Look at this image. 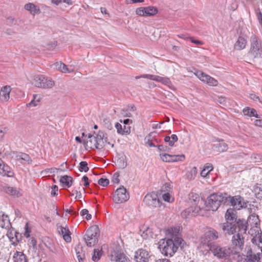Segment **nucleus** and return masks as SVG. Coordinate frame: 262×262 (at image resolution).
Returning a JSON list of instances; mask_svg holds the SVG:
<instances>
[{"label":"nucleus","mask_w":262,"mask_h":262,"mask_svg":"<svg viewBox=\"0 0 262 262\" xmlns=\"http://www.w3.org/2000/svg\"><path fill=\"white\" fill-rule=\"evenodd\" d=\"M213 166L210 165L206 166L201 172V176L203 177H206L208 173L213 170Z\"/></svg>","instance_id":"nucleus-38"},{"label":"nucleus","mask_w":262,"mask_h":262,"mask_svg":"<svg viewBox=\"0 0 262 262\" xmlns=\"http://www.w3.org/2000/svg\"><path fill=\"white\" fill-rule=\"evenodd\" d=\"M25 9L30 12V13L33 15L38 14L40 13V10L39 7L35 6L33 3H28L25 5Z\"/></svg>","instance_id":"nucleus-28"},{"label":"nucleus","mask_w":262,"mask_h":262,"mask_svg":"<svg viewBox=\"0 0 262 262\" xmlns=\"http://www.w3.org/2000/svg\"><path fill=\"white\" fill-rule=\"evenodd\" d=\"M65 211L72 215L76 216L77 214H78V213L76 211H75V210H74L73 209H67L65 210Z\"/></svg>","instance_id":"nucleus-62"},{"label":"nucleus","mask_w":262,"mask_h":262,"mask_svg":"<svg viewBox=\"0 0 262 262\" xmlns=\"http://www.w3.org/2000/svg\"><path fill=\"white\" fill-rule=\"evenodd\" d=\"M253 191L255 197L259 200H262V184H256L253 187Z\"/></svg>","instance_id":"nucleus-32"},{"label":"nucleus","mask_w":262,"mask_h":262,"mask_svg":"<svg viewBox=\"0 0 262 262\" xmlns=\"http://www.w3.org/2000/svg\"><path fill=\"white\" fill-rule=\"evenodd\" d=\"M144 203L149 207L152 208L159 207L162 205L158 194L155 192L147 193L143 199Z\"/></svg>","instance_id":"nucleus-14"},{"label":"nucleus","mask_w":262,"mask_h":262,"mask_svg":"<svg viewBox=\"0 0 262 262\" xmlns=\"http://www.w3.org/2000/svg\"><path fill=\"white\" fill-rule=\"evenodd\" d=\"M162 198L165 202L172 203L174 201V198L171 196L169 192H166L162 194Z\"/></svg>","instance_id":"nucleus-40"},{"label":"nucleus","mask_w":262,"mask_h":262,"mask_svg":"<svg viewBox=\"0 0 262 262\" xmlns=\"http://www.w3.org/2000/svg\"><path fill=\"white\" fill-rule=\"evenodd\" d=\"M226 199V193L217 192L211 194L205 202L206 209L215 211L221 204L226 205V203H225Z\"/></svg>","instance_id":"nucleus-6"},{"label":"nucleus","mask_w":262,"mask_h":262,"mask_svg":"<svg viewBox=\"0 0 262 262\" xmlns=\"http://www.w3.org/2000/svg\"><path fill=\"white\" fill-rule=\"evenodd\" d=\"M82 180L84 182V186L85 187H88L89 186V178L87 176H84L82 178Z\"/></svg>","instance_id":"nucleus-59"},{"label":"nucleus","mask_w":262,"mask_h":262,"mask_svg":"<svg viewBox=\"0 0 262 262\" xmlns=\"http://www.w3.org/2000/svg\"><path fill=\"white\" fill-rule=\"evenodd\" d=\"M107 142V138L106 135L102 131L99 130L96 136L89 134L88 140L83 142L85 149H89L92 150L101 149Z\"/></svg>","instance_id":"nucleus-3"},{"label":"nucleus","mask_w":262,"mask_h":262,"mask_svg":"<svg viewBox=\"0 0 262 262\" xmlns=\"http://www.w3.org/2000/svg\"><path fill=\"white\" fill-rule=\"evenodd\" d=\"M58 188L56 185H53L52 187V191L51 192V194L52 196H55L57 195V192L58 191Z\"/></svg>","instance_id":"nucleus-57"},{"label":"nucleus","mask_w":262,"mask_h":262,"mask_svg":"<svg viewBox=\"0 0 262 262\" xmlns=\"http://www.w3.org/2000/svg\"><path fill=\"white\" fill-rule=\"evenodd\" d=\"M184 240L179 237H174L173 239H162L159 242V248L162 254L171 257L181 246Z\"/></svg>","instance_id":"nucleus-2"},{"label":"nucleus","mask_w":262,"mask_h":262,"mask_svg":"<svg viewBox=\"0 0 262 262\" xmlns=\"http://www.w3.org/2000/svg\"><path fill=\"white\" fill-rule=\"evenodd\" d=\"M251 158L255 162H259L262 161V155L258 154H253Z\"/></svg>","instance_id":"nucleus-46"},{"label":"nucleus","mask_w":262,"mask_h":262,"mask_svg":"<svg viewBox=\"0 0 262 262\" xmlns=\"http://www.w3.org/2000/svg\"><path fill=\"white\" fill-rule=\"evenodd\" d=\"M208 250L219 259L226 260L230 256L232 250L228 247H223L216 243L210 244Z\"/></svg>","instance_id":"nucleus-9"},{"label":"nucleus","mask_w":262,"mask_h":262,"mask_svg":"<svg viewBox=\"0 0 262 262\" xmlns=\"http://www.w3.org/2000/svg\"><path fill=\"white\" fill-rule=\"evenodd\" d=\"M195 75L201 81L208 84L209 85L216 86L218 84V82L216 79L202 71H197Z\"/></svg>","instance_id":"nucleus-18"},{"label":"nucleus","mask_w":262,"mask_h":262,"mask_svg":"<svg viewBox=\"0 0 262 262\" xmlns=\"http://www.w3.org/2000/svg\"><path fill=\"white\" fill-rule=\"evenodd\" d=\"M225 201L226 205L231 206L237 210L243 208L247 209L249 213H252L255 212L257 209V207L248 201H245L243 197L238 195L231 196L227 193V199Z\"/></svg>","instance_id":"nucleus-4"},{"label":"nucleus","mask_w":262,"mask_h":262,"mask_svg":"<svg viewBox=\"0 0 262 262\" xmlns=\"http://www.w3.org/2000/svg\"><path fill=\"white\" fill-rule=\"evenodd\" d=\"M145 16H154L158 13V10L153 6H148L145 7Z\"/></svg>","instance_id":"nucleus-36"},{"label":"nucleus","mask_w":262,"mask_h":262,"mask_svg":"<svg viewBox=\"0 0 262 262\" xmlns=\"http://www.w3.org/2000/svg\"><path fill=\"white\" fill-rule=\"evenodd\" d=\"M136 13L141 16H145V7H140L136 9Z\"/></svg>","instance_id":"nucleus-45"},{"label":"nucleus","mask_w":262,"mask_h":262,"mask_svg":"<svg viewBox=\"0 0 262 262\" xmlns=\"http://www.w3.org/2000/svg\"><path fill=\"white\" fill-rule=\"evenodd\" d=\"M250 47L248 55L253 61L262 59V39L255 34H252L249 38Z\"/></svg>","instance_id":"nucleus-5"},{"label":"nucleus","mask_w":262,"mask_h":262,"mask_svg":"<svg viewBox=\"0 0 262 262\" xmlns=\"http://www.w3.org/2000/svg\"><path fill=\"white\" fill-rule=\"evenodd\" d=\"M99 229L96 226H91L86 231L83 239L87 246L92 247L94 246L98 241Z\"/></svg>","instance_id":"nucleus-11"},{"label":"nucleus","mask_w":262,"mask_h":262,"mask_svg":"<svg viewBox=\"0 0 262 262\" xmlns=\"http://www.w3.org/2000/svg\"><path fill=\"white\" fill-rule=\"evenodd\" d=\"M160 156L163 161L165 162H174L178 161H182L185 159L184 155H169L168 154H161Z\"/></svg>","instance_id":"nucleus-20"},{"label":"nucleus","mask_w":262,"mask_h":262,"mask_svg":"<svg viewBox=\"0 0 262 262\" xmlns=\"http://www.w3.org/2000/svg\"><path fill=\"white\" fill-rule=\"evenodd\" d=\"M162 83L164 84L165 85H167L169 88H170L172 86V83L169 78L167 77H163L161 82Z\"/></svg>","instance_id":"nucleus-49"},{"label":"nucleus","mask_w":262,"mask_h":262,"mask_svg":"<svg viewBox=\"0 0 262 262\" xmlns=\"http://www.w3.org/2000/svg\"><path fill=\"white\" fill-rule=\"evenodd\" d=\"M125 156H122L118 160V162L119 163V166L122 168H124L127 166V162L125 161Z\"/></svg>","instance_id":"nucleus-43"},{"label":"nucleus","mask_w":262,"mask_h":262,"mask_svg":"<svg viewBox=\"0 0 262 262\" xmlns=\"http://www.w3.org/2000/svg\"><path fill=\"white\" fill-rule=\"evenodd\" d=\"M152 134V133L149 134V135L145 138V140L146 141V143L148 144L150 147H156V146L152 143L150 139Z\"/></svg>","instance_id":"nucleus-47"},{"label":"nucleus","mask_w":262,"mask_h":262,"mask_svg":"<svg viewBox=\"0 0 262 262\" xmlns=\"http://www.w3.org/2000/svg\"><path fill=\"white\" fill-rule=\"evenodd\" d=\"M14 237L15 239V241L16 242H19L21 240V235L19 233L17 232V231H15L14 233Z\"/></svg>","instance_id":"nucleus-54"},{"label":"nucleus","mask_w":262,"mask_h":262,"mask_svg":"<svg viewBox=\"0 0 262 262\" xmlns=\"http://www.w3.org/2000/svg\"><path fill=\"white\" fill-rule=\"evenodd\" d=\"M247 43V40L244 37L239 36L234 44V49L237 50H243L246 48Z\"/></svg>","instance_id":"nucleus-26"},{"label":"nucleus","mask_w":262,"mask_h":262,"mask_svg":"<svg viewBox=\"0 0 262 262\" xmlns=\"http://www.w3.org/2000/svg\"><path fill=\"white\" fill-rule=\"evenodd\" d=\"M250 99H252L254 101H258L259 102H261L259 97L255 94H251L250 95Z\"/></svg>","instance_id":"nucleus-60"},{"label":"nucleus","mask_w":262,"mask_h":262,"mask_svg":"<svg viewBox=\"0 0 262 262\" xmlns=\"http://www.w3.org/2000/svg\"><path fill=\"white\" fill-rule=\"evenodd\" d=\"M255 13L257 20L258 21L259 24H260L262 26V13L260 12V9H257V10H256Z\"/></svg>","instance_id":"nucleus-50"},{"label":"nucleus","mask_w":262,"mask_h":262,"mask_svg":"<svg viewBox=\"0 0 262 262\" xmlns=\"http://www.w3.org/2000/svg\"><path fill=\"white\" fill-rule=\"evenodd\" d=\"M6 192L11 194V195H15L16 193V190L12 187H8L6 189Z\"/></svg>","instance_id":"nucleus-55"},{"label":"nucleus","mask_w":262,"mask_h":262,"mask_svg":"<svg viewBox=\"0 0 262 262\" xmlns=\"http://www.w3.org/2000/svg\"><path fill=\"white\" fill-rule=\"evenodd\" d=\"M262 242L246 248L244 262H260L262 257Z\"/></svg>","instance_id":"nucleus-7"},{"label":"nucleus","mask_w":262,"mask_h":262,"mask_svg":"<svg viewBox=\"0 0 262 262\" xmlns=\"http://www.w3.org/2000/svg\"><path fill=\"white\" fill-rule=\"evenodd\" d=\"M11 173L12 172L10 170V167L7 165H5L4 163H3L0 169V174H2L3 176L11 177Z\"/></svg>","instance_id":"nucleus-34"},{"label":"nucleus","mask_w":262,"mask_h":262,"mask_svg":"<svg viewBox=\"0 0 262 262\" xmlns=\"http://www.w3.org/2000/svg\"><path fill=\"white\" fill-rule=\"evenodd\" d=\"M248 232V234L253 237L251 239L253 245H258L260 242H262L261 231L260 225L250 226V229Z\"/></svg>","instance_id":"nucleus-16"},{"label":"nucleus","mask_w":262,"mask_h":262,"mask_svg":"<svg viewBox=\"0 0 262 262\" xmlns=\"http://www.w3.org/2000/svg\"><path fill=\"white\" fill-rule=\"evenodd\" d=\"M109 180L106 178H101L98 181V183L103 186H107L109 184Z\"/></svg>","instance_id":"nucleus-44"},{"label":"nucleus","mask_w":262,"mask_h":262,"mask_svg":"<svg viewBox=\"0 0 262 262\" xmlns=\"http://www.w3.org/2000/svg\"><path fill=\"white\" fill-rule=\"evenodd\" d=\"M16 160L23 164H31L32 162L30 156L24 152H20L16 156Z\"/></svg>","instance_id":"nucleus-23"},{"label":"nucleus","mask_w":262,"mask_h":262,"mask_svg":"<svg viewBox=\"0 0 262 262\" xmlns=\"http://www.w3.org/2000/svg\"><path fill=\"white\" fill-rule=\"evenodd\" d=\"M89 168L88 166V163L86 161H81L79 163V170L81 172L84 171L87 172Z\"/></svg>","instance_id":"nucleus-41"},{"label":"nucleus","mask_w":262,"mask_h":262,"mask_svg":"<svg viewBox=\"0 0 262 262\" xmlns=\"http://www.w3.org/2000/svg\"><path fill=\"white\" fill-rule=\"evenodd\" d=\"M33 84L37 88L49 89L53 86L54 82L44 75H37L34 76Z\"/></svg>","instance_id":"nucleus-13"},{"label":"nucleus","mask_w":262,"mask_h":262,"mask_svg":"<svg viewBox=\"0 0 262 262\" xmlns=\"http://www.w3.org/2000/svg\"><path fill=\"white\" fill-rule=\"evenodd\" d=\"M157 147L159 150L164 152H168L170 150V148L169 147L162 144L158 145Z\"/></svg>","instance_id":"nucleus-52"},{"label":"nucleus","mask_w":262,"mask_h":262,"mask_svg":"<svg viewBox=\"0 0 262 262\" xmlns=\"http://www.w3.org/2000/svg\"><path fill=\"white\" fill-rule=\"evenodd\" d=\"M129 198V193L126 188L121 186L118 188L113 195V200L116 203H122L127 201Z\"/></svg>","instance_id":"nucleus-15"},{"label":"nucleus","mask_w":262,"mask_h":262,"mask_svg":"<svg viewBox=\"0 0 262 262\" xmlns=\"http://www.w3.org/2000/svg\"><path fill=\"white\" fill-rule=\"evenodd\" d=\"M11 89L10 86H3L0 91V99L2 101H6L10 98Z\"/></svg>","instance_id":"nucleus-24"},{"label":"nucleus","mask_w":262,"mask_h":262,"mask_svg":"<svg viewBox=\"0 0 262 262\" xmlns=\"http://www.w3.org/2000/svg\"><path fill=\"white\" fill-rule=\"evenodd\" d=\"M57 230L67 243L71 242V232L68 227L59 226L57 227Z\"/></svg>","instance_id":"nucleus-21"},{"label":"nucleus","mask_w":262,"mask_h":262,"mask_svg":"<svg viewBox=\"0 0 262 262\" xmlns=\"http://www.w3.org/2000/svg\"><path fill=\"white\" fill-rule=\"evenodd\" d=\"M213 150L218 152H223L228 149V145L223 142L216 143L213 145Z\"/></svg>","instance_id":"nucleus-27"},{"label":"nucleus","mask_w":262,"mask_h":262,"mask_svg":"<svg viewBox=\"0 0 262 262\" xmlns=\"http://www.w3.org/2000/svg\"><path fill=\"white\" fill-rule=\"evenodd\" d=\"M115 128L117 132L121 135H127L130 133V126L129 125H123L117 122L115 124Z\"/></svg>","instance_id":"nucleus-22"},{"label":"nucleus","mask_w":262,"mask_h":262,"mask_svg":"<svg viewBox=\"0 0 262 262\" xmlns=\"http://www.w3.org/2000/svg\"><path fill=\"white\" fill-rule=\"evenodd\" d=\"M172 188L171 185L169 183H165L162 187V191H166L169 192L171 190Z\"/></svg>","instance_id":"nucleus-53"},{"label":"nucleus","mask_w":262,"mask_h":262,"mask_svg":"<svg viewBox=\"0 0 262 262\" xmlns=\"http://www.w3.org/2000/svg\"><path fill=\"white\" fill-rule=\"evenodd\" d=\"M37 97L38 96L36 94H34L33 95V99L27 105L30 107L37 106L38 103L40 101V98H37Z\"/></svg>","instance_id":"nucleus-39"},{"label":"nucleus","mask_w":262,"mask_h":262,"mask_svg":"<svg viewBox=\"0 0 262 262\" xmlns=\"http://www.w3.org/2000/svg\"><path fill=\"white\" fill-rule=\"evenodd\" d=\"M102 250H99L98 249H95L93 251V254L92 255V259L95 261H98L101 258L102 256Z\"/></svg>","instance_id":"nucleus-37"},{"label":"nucleus","mask_w":262,"mask_h":262,"mask_svg":"<svg viewBox=\"0 0 262 262\" xmlns=\"http://www.w3.org/2000/svg\"><path fill=\"white\" fill-rule=\"evenodd\" d=\"M248 220H246L244 219H237L240 221H244L246 222V231L248 230V226H254L260 225V220L259 219L258 215L255 213V212L250 213Z\"/></svg>","instance_id":"nucleus-19"},{"label":"nucleus","mask_w":262,"mask_h":262,"mask_svg":"<svg viewBox=\"0 0 262 262\" xmlns=\"http://www.w3.org/2000/svg\"><path fill=\"white\" fill-rule=\"evenodd\" d=\"M60 182L62 184L63 186L70 187L73 184V178L71 177L65 175L60 177Z\"/></svg>","instance_id":"nucleus-30"},{"label":"nucleus","mask_w":262,"mask_h":262,"mask_svg":"<svg viewBox=\"0 0 262 262\" xmlns=\"http://www.w3.org/2000/svg\"><path fill=\"white\" fill-rule=\"evenodd\" d=\"M151 256L147 250L141 248L135 252L134 257L136 262H149Z\"/></svg>","instance_id":"nucleus-17"},{"label":"nucleus","mask_w":262,"mask_h":262,"mask_svg":"<svg viewBox=\"0 0 262 262\" xmlns=\"http://www.w3.org/2000/svg\"><path fill=\"white\" fill-rule=\"evenodd\" d=\"M10 225L8 215L3 213L0 216V227L3 228L7 229L9 228Z\"/></svg>","instance_id":"nucleus-29"},{"label":"nucleus","mask_w":262,"mask_h":262,"mask_svg":"<svg viewBox=\"0 0 262 262\" xmlns=\"http://www.w3.org/2000/svg\"><path fill=\"white\" fill-rule=\"evenodd\" d=\"M141 236L145 239L149 237L152 238V232H151V230L150 228H147L145 231L143 232Z\"/></svg>","instance_id":"nucleus-42"},{"label":"nucleus","mask_w":262,"mask_h":262,"mask_svg":"<svg viewBox=\"0 0 262 262\" xmlns=\"http://www.w3.org/2000/svg\"><path fill=\"white\" fill-rule=\"evenodd\" d=\"M189 200L192 203V206L186 209L181 213V215L183 218H187L188 216H196L200 214L201 210L200 206L198 205L200 200L199 195L196 193H191L190 194Z\"/></svg>","instance_id":"nucleus-8"},{"label":"nucleus","mask_w":262,"mask_h":262,"mask_svg":"<svg viewBox=\"0 0 262 262\" xmlns=\"http://www.w3.org/2000/svg\"><path fill=\"white\" fill-rule=\"evenodd\" d=\"M120 121L123 123V125H129L130 123H132V120L129 119H124L123 121L120 120Z\"/></svg>","instance_id":"nucleus-63"},{"label":"nucleus","mask_w":262,"mask_h":262,"mask_svg":"<svg viewBox=\"0 0 262 262\" xmlns=\"http://www.w3.org/2000/svg\"><path fill=\"white\" fill-rule=\"evenodd\" d=\"M14 262H27L26 256L21 252L16 251L13 256Z\"/></svg>","instance_id":"nucleus-31"},{"label":"nucleus","mask_w":262,"mask_h":262,"mask_svg":"<svg viewBox=\"0 0 262 262\" xmlns=\"http://www.w3.org/2000/svg\"><path fill=\"white\" fill-rule=\"evenodd\" d=\"M155 76V75H151V74H143L140 76H137L135 78L137 79H139L140 78H147V79H148L150 80H154Z\"/></svg>","instance_id":"nucleus-48"},{"label":"nucleus","mask_w":262,"mask_h":262,"mask_svg":"<svg viewBox=\"0 0 262 262\" xmlns=\"http://www.w3.org/2000/svg\"><path fill=\"white\" fill-rule=\"evenodd\" d=\"M219 236L220 234L216 230L212 228H208L201 237L200 245L201 246H206L208 248L210 244H215L213 241L218 239Z\"/></svg>","instance_id":"nucleus-10"},{"label":"nucleus","mask_w":262,"mask_h":262,"mask_svg":"<svg viewBox=\"0 0 262 262\" xmlns=\"http://www.w3.org/2000/svg\"><path fill=\"white\" fill-rule=\"evenodd\" d=\"M36 240L34 237H31L29 241V245L33 247V249H36Z\"/></svg>","instance_id":"nucleus-56"},{"label":"nucleus","mask_w":262,"mask_h":262,"mask_svg":"<svg viewBox=\"0 0 262 262\" xmlns=\"http://www.w3.org/2000/svg\"><path fill=\"white\" fill-rule=\"evenodd\" d=\"M255 125L257 126L262 127V119H257L255 121Z\"/></svg>","instance_id":"nucleus-64"},{"label":"nucleus","mask_w":262,"mask_h":262,"mask_svg":"<svg viewBox=\"0 0 262 262\" xmlns=\"http://www.w3.org/2000/svg\"><path fill=\"white\" fill-rule=\"evenodd\" d=\"M119 173L118 172H116L114 173L112 178V182L115 184H118L119 183Z\"/></svg>","instance_id":"nucleus-51"},{"label":"nucleus","mask_w":262,"mask_h":262,"mask_svg":"<svg viewBox=\"0 0 262 262\" xmlns=\"http://www.w3.org/2000/svg\"><path fill=\"white\" fill-rule=\"evenodd\" d=\"M226 222L220 224V226L225 235H231V244L235 249L242 250L245 244L246 234V222L237 220L236 211L234 209H228L225 215Z\"/></svg>","instance_id":"nucleus-1"},{"label":"nucleus","mask_w":262,"mask_h":262,"mask_svg":"<svg viewBox=\"0 0 262 262\" xmlns=\"http://www.w3.org/2000/svg\"><path fill=\"white\" fill-rule=\"evenodd\" d=\"M178 140V137L175 134H172L170 137L167 136L164 138V141L165 142H168L169 145L170 146H173L174 143L177 142Z\"/></svg>","instance_id":"nucleus-33"},{"label":"nucleus","mask_w":262,"mask_h":262,"mask_svg":"<svg viewBox=\"0 0 262 262\" xmlns=\"http://www.w3.org/2000/svg\"><path fill=\"white\" fill-rule=\"evenodd\" d=\"M243 113L245 116L249 117H254L256 118H260V115L258 114L255 109L250 107H246L243 110Z\"/></svg>","instance_id":"nucleus-25"},{"label":"nucleus","mask_w":262,"mask_h":262,"mask_svg":"<svg viewBox=\"0 0 262 262\" xmlns=\"http://www.w3.org/2000/svg\"><path fill=\"white\" fill-rule=\"evenodd\" d=\"M193 172L194 173V174H195V173L196 172V167H193V170H192L189 172V174L187 176L188 179H194V177L192 174Z\"/></svg>","instance_id":"nucleus-61"},{"label":"nucleus","mask_w":262,"mask_h":262,"mask_svg":"<svg viewBox=\"0 0 262 262\" xmlns=\"http://www.w3.org/2000/svg\"><path fill=\"white\" fill-rule=\"evenodd\" d=\"M25 229V232L24 233L25 236H26V237H30V233L31 232V230H30V229H29V228L28 227V223H27L26 224Z\"/></svg>","instance_id":"nucleus-58"},{"label":"nucleus","mask_w":262,"mask_h":262,"mask_svg":"<svg viewBox=\"0 0 262 262\" xmlns=\"http://www.w3.org/2000/svg\"><path fill=\"white\" fill-rule=\"evenodd\" d=\"M109 258L112 262H131L119 245H116L110 252Z\"/></svg>","instance_id":"nucleus-12"},{"label":"nucleus","mask_w":262,"mask_h":262,"mask_svg":"<svg viewBox=\"0 0 262 262\" xmlns=\"http://www.w3.org/2000/svg\"><path fill=\"white\" fill-rule=\"evenodd\" d=\"M56 68L62 73H71V70H70L67 66L61 62H56L55 63Z\"/></svg>","instance_id":"nucleus-35"}]
</instances>
